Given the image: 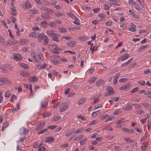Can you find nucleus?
<instances>
[{
	"mask_svg": "<svg viewBox=\"0 0 151 151\" xmlns=\"http://www.w3.org/2000/svg\"><path fill=\"white\" fill-rule=\"evenodd\" d=\"M68 108V105L67 104L63 103L62 104L60 107V111L64 112L66 111Z\"/></svg>",
	"mask_w": 151,
	"mask_h": 151,
	"instance_id": "f257e3e1",
	"label": "nucleus"
},
{
	"mask_svg": "<svg viewBox=\"0 0 151 151\" xmlns=\"http://www.w3.org/2000/svg\"><path fill=\"white\" fill-rule=\"evenodd\" d=\"M52 52L54 53L59 54V51L61 50V49L58 47L56 45H52Z\"/></svg>",
	"mask_w": 151,
	"mask_h": 151,
	"instance_id": "f03ea898",
	"label": "nucleus"
},
{
	"mask_svg": "<svg viewBox=\"0 0 151 151\" xmlns=\"http://www.w3.org/2000/svg\"><path fill=\"white\" fill-rule=\"evenodd\" d=\"M14 59L17 61H20L22 59V56L19 53H15L13 55Z\"/></svg>",
	"mask_w": 151,
	"mask_h": 151,
	"instance_id": "7ed1b4c3",
	"label": "nucleus"
},
{
	"mask_svg": "<svg viewBox=\"0 0 151 151\" xmlns=\"http://www.w3.org/2000/svg\"><path fill=\"white\" fill-rule=\"evenodd\" d=\"M31 6V4L29 2L27 1H25V4L23 5L22 7L24 9L27 10L28 9L30 8Z\"/></svg>",
	"mask_w": 151,
	"mask_h": 151,
	"instance_id": "20e7f679",
	"label": "nucleus"
},
{
	"mask_svg": "<svg viewBox=\"0 0 151 151\" xmlns=\"http://www.w3.org/2000/svg\"><path fill=\"white\" fill-rule=\"evenodd\" d=\"M60 37V36L59 35L55 33L53 37H51L52 38L53 41L56 42H58L59 41V38Z\"/></svg>",
	"mask_w": 151,
	"mask_h": 151,
	"instance_id": "39448f33",
	"label": "nucleus"
},
{
	"mask_svg": "<svg viewBox=\"0 0 151 151\" xmlns=\"http://www.w3.org/2000/svg\"><path fill=\"white\" fill-rule=\"evenodd\" d=\"M29 42V40L26 39H20L19 41V43L21 45H25Z\"/></svg>",
	"mask_w": 151,
	"mask_h": 151,
	"instance_id": "423d86ee",
	"label": "nucleus"
},
{
	"mask_svg": "<svg viewBox=\"0 0 151 151\" xmlns=\"http://www.w3.org/2000/svg\"><path fill=\"white\" fill-rule=\"evenodd\" d=\"M46 36V35H45L43 33L40 34L38 35L37 37L38 41L40 42H41L42 40H43Z\"/></svg>",
	"mask_w": 151,
	"mask_h": 151,
	"instance_id": "0eeeda50",
	"label": "nucleus"
},
{
	"mask_svg": "<svg viewBox=\"0 0 151 151\" xmlns=\"http://www.w3.org/2000/svg\"><path fill=\"white\" fill-rule=\"evenodd\" d=\"M106 89L109 93V95H111L114 93L115 92L113 91V88L111 86H107L106 87Z\"/></svg>",
	"mask_w": 151,
	"mask_h": 151,
	"instance_id": "6e6552de",
	"label": "nucleus"
},
{
	"mask_svg": "<svg viewBox=\"0 0 151 151\" xmlns=\"http://www.w3.org/2000/svg\"><path fill=\"white\" fill-rule=\"evenodd\" d=\"M45 125V123L44 122H42L39 124H38L36 127V129L40 130L43 128Z\"/></svg>",
	"mask_w": 151,
	"mask_h": 151,
	"instance_id": "1a4fd4ad",
	"label": "nucleus"
},
{
	"mask_svg": "<svg viewBox=\"0 0 151 151\" xmlns=\"http://www.w3.org/2000/svg\"><path fill=\"white\" fill-rule=\"evenodd\" d=\"M58 18H64L65 14L60 12H57L54 14Z\"/></svg>",
	"mask_w": 151,
	"mask_h": 151,
	"instance_id": "9d476101",
	"label": "nucleus"
},
{
	"mask_svg": "<svg viewBox=\"0 0 151 151\" xmlns=\"http://www.w3.org/2000/svg\"><path fill=\"white\" fill-rule=\"evenodd\" d=\"M20 75L24 77H29L30 76L29 73L27 72L22 71L20 73Z\"/></svg>",
	"mask_w": 151,
	"mask_h": 151,
	"instance_id": "9b49d317",
	"label": "nucleus"
},
{
	"mask_svg": "<svg viewBox=\"0 0 151 151\" xmlns=\"http://www.w3.org/2000/svg\"><path fill=\"white\" fill-rule=\"evenodd\" d=\"M55 139L52 137H47L45 139L46 142L51 143Z\"/></svg>",
	"mask_w": 151,
	"mask_h": 151,
	"instance_id": "f8f14e48",
	"label": "nucleus"
},
{
	"mask_svg": "<svg viewBox=\"0 0 151 151\" xmlns=\"http://www.w3.org/2000/svg\"><path fill=\"white\" fill-rule=\"evenodd\" d=\"M148 45L146 44L141 46L138 48L137 51L138 52H141L143 50L145 49L146 48Z\"/></svg>",
	"mask_w": 151,
	"mask_h": 151,
	"instance_id": "ddd939ff",
	"label": "nucleus"
},
{
	"mask_svg": "<svg viewBox=\"0 0 151 151\" xmlns=\"http://www.w3.org/2000/svg\"><path fill=\"white\" fill-rule=\"evenodd\" d=\"M76 43L75 41H72L67 42V44L69 46L72 47H74L76 45Z\"/></svg>",
	"mask_w": 151,
	"mask_h": 151,
	"instance_id": "4468645a",
	"label": "nucleus"
},
{
	"mask_svg": "<svg viewBox=\"0 0 151 151\" xmlns=\"http://www.w3.org/2000/svg\"><path fill=\"white\" fill-rule=\"evenodd\" d=\"M19 65L22 68L26 69H28L29 68L28 65L26 64L19 63Z\"/></svg>",
	"mask_w": 151,
	"mask_h": 151,
	"instance_id": "2eb2a0df",
	"label": "nucleus"
},
{
	"mask_svg": "<svg viewBox=\"0 0 151 151\" xmlns=\"http://www.w3.org/2000/svg\"><path fill=\"white\" fill-rule=\"evenodd\" d=\"M29 36L33 38H36L37 36V33L36 32H32L29 35Z\"/></svg>",
	"mask_w": 151,
	"mask_h": 151,
	"instance_id": "dca6fc26",
	"label": "nucleus"
},
{
	"mask_svg": "<svg viewBox=\"0 0 151 151\" xmlns=\"http://www.w3.org/2000/svg\"><path fill=\"white\" fill-rule=\"evenodd\" d=\"M17 41L16 40H9L8 42V45H14L17 43Z\"/></svg>",
	"mask_w": 151,
	"mask_h": 151,
	"instance_id": "f3484780",
	"label": "nucleus"
},
{
	"mask_svg": "<svg viewBox=\"0 0 151 151\" xmlns=\"http://www.w3.org/2000/svg\"><path fill=\"white\" fill-rule=\"evenodd\" d=\"M129 55L127 53H125L124 54L121 58V61H124L126 60L129 58Z\"/></svg>",
	"mask_w": 151,
	"mask_h": 151,
	"instance_id": "a211bd4d",
	"label": "nucleus"
},
{
	"mask_svg": "<svg viewBox=\"0 0 151 151\" xmlns=\"http://www.w3.org/2000/svg\"><path fill=\"white\" fill-rule=\"evenodd\" d=\"M54 30H47L46 33L48 35L50 36L51 37H52L53 35L55 34L54 33Z\"/></svg>",
	"mask_w": 151,
	"mask_h": 151,
	"instance_id": "6ab92c4d",
	"label": "nucleus"
},
{
	"mask_svg": "<svg viewBox=\"0 0 151 151\" xmlns=\"http://www.w3.org/2000/svg\"><path fill=\"white\" fill-rule=\"evenodd\" d=\"M42 18L43 19H47L50 18V16L45 13H42L41 15Z\"/></svg>",
	"mask_w": 151,
	"mask_h": 151,
	"instance_id": "aec40b11",
	"label": "nucleus"
},
{
	"mask_svg": "<svg viewBox=\"0 0 151 151\" xmlns=\"http://www.w3.org/2000/svg\"><path fill=\"white\" fill-rule=\"evenodd\" d=\"M37 79L35 76H32L28 79V81H29L35 82L37 81Z\"/></svg>",
	"mask_w": 151,
	"mask_h": 151,
	"instance_id": "412c9836",
	"label": "nucleus"
},
{
	"mask_svg": "<svg viewBox=\"0 0 151 151\" xmlns=\"http://www.w3.org/2000/svg\"><path fill=\"white\" fill-rule=\"evenodd\" d=\"M5 77L0 78V86L5 84Z\"/></svg>",
	"mask_w": 151,
	"mask_h": 151,
	"instance_id": "4be33fe9",
	"label": "nucleus"
},
{
	"mask_svg": "<svg viewBox=\"0 0 151 151\" xmlns=\"http://www.w3.org/2000/svg\"><path fill=\"white\" fill-rule=\"evenodd\" d=\"M148 145V143H146L145 144H142L141 146V149L143 150H145L147 148Z\"/></svg>",
	"mask_w": 151,
	"mask_h": 151,
	"instance_id": "5701e85b",
	"label": "nucleus"
},
{
	"mask_svg": "<svg viewBox=\"0 0 151 151\" xmlns=\"http://www.w3.org/2000/svg\"><path fill=\"white\" fill-rule=\"evenodd\" d=\"M78 39L84 42L87 40L88 38L86 36H82L79 37Z\"/></svg>",
	"mask_w": 151,
	"mask_h": 151,
	"instance_id": "b1692460",
	"label": "nucleus"
},
{
	"mask_svg": "<svg viewBox=\"0 0 151 151\" xmlns=\"http://www.w3.org/2000/svg\"><path fill=\"white\" fill-rule=\"evenodd\" d=\"M86 98H82L78 102V105L82 104L86 101Z\"/></svg>",
	"mask_w": 151,
	"mask_h": 151,
	"instance_id": "393cba45",
	"label": "nucleus"
},
{
	"mask_svg": "<svg viewBox=\"0 0 151 151\" xmlns=\"http://www.w3.org/2000/svg\"><path fill=\"white\" fill-rule=\"evenodd\" d=\"M100 111L99 110L93 112L91 114V116L93 117H96L98 115L99 113L100 112Z\"/></svg>",
	"mask_w": 151,
	"mask_h": 151,
	"instance_id": "a878e982",
	"label": "nucleus"
},
{
	"mask_svg": "<svg viewBox=\"0 0 151 151\" xmlns=\"http://www.w3.org/2000/svg\"><path fill=\"white\" fill-rule=\"evenodd\" d=\"M104 83V81L102 80H99L98 82H97L96 84L98 86H99L103 84Z\"/></svg>",
	"mask_w": 151,
	"mask_h": 151,
	"instance_id": "bb28decb",
	"label": "nucleus"
},
{
	"mask_svg": "<svg viewBox=\"0 0 151 151\" xmlns=\"http://www.w3.org/2000/svg\"><path fill=\"white\" fill-rule=\"evenodd\" d=\"M44 40L43 41L42 44L44 45H47L48 44V42L49 40L48 37L47 36L44 38Z\"/></svg>",
	"mask_w": 151,
	"mask_h": 151,
	"instance_id": "cd10ccee",
	"label": "nucleus"
},
{
	"mask_svg": "<svg viewBox=\"0 0 151 151\" xmlns=\"http://www.w3.org/2000/svg\"><path fill=\"white\" fill-rule=\"evenodd\" d=\"M109 116V115L106 114H102V115L101 117H100V119L101 120H103L105 119L108 117Z\"/></svg>",
	"mask_w": 151,
	"mask_h": 151,
	"instance_id": "c85d7f7f",
	"label": "nucleus"
},
{
	"mask_svg": "<svg viewBox=\"0 0 151 151\" xmlns=\"http://www.w3.org/2000/svg\"><path fill=\"white\" fill-rule=\"evenodd\" d=\"M58 30L61 32L65 33L67 31L66 29L63 27H59L58 28Z\"/></svg>",
	"mask_w": 151,
	"mask_h": 151,
	"instance_id": "c756f323",
	"label": "nucleus"
},
{
	"mask_svg": "<svg viewBox=\"0 0 151 151\" xmlns=\"http://www.w3.org/2000/svg\"><path fill=\"white\" fill-rule=\"evenodd\" d=\"M11 95V92L9 91H6L5 93L4 96L5 97H9Z\"/></svg>",
	"mask_w": 151,
	"mask_h": 151,
	"instance_id": "7c9ffc66",
	"label": "nucleus"
},
{
	"mask_svg": "<svg viewBox=\"0 0 151 151\" xmlns=\"http://www.w3.org/2000/svg\"><path fill=\"white\" fill-rule=\"evenodd\" d=\"M129 103H127V106L124 107V109L126 110H129L132 109V106H129Z\"/></svg>",
	"mask_w": 151,
	"mask_h": 151,
	"instance_id": "2f4dec72",
	"label": "nucleus"
},
{
	"mask_svg": "<svg viewBox=\"0 0 151 151\" xmlns=\"http://www.w3.org/2000/svg\"><path fill=\"white\" fill-rule=\"evenodd\" d=\"M37 57L42 61H43L44 60V57L42 54L40 53L38 55H37Z\"/></svg>",
	"mask_w": 151,
	"mask_h": 151,
	"instance_id": "473e14b6",
	"label": "nucleus"
},
{
	"mask_svg": "<svg viewBox=\"0 0 151 151\" xmlns=\"http://www.w3.org/2000/svg\"><path fill=\"white\" fill-rule=\"evenodd\" d=\"M47 64H44L41 65L39 68H38V69L39 70H43L45 69L47 67Z\"/></svg>",
	"mask_w": 151,
	"mask_h": 151,
	"instance_id": "72a5a7b5",
	"label": "nucleus"
},
{
	"mask_svg": "<svg viewBox=\"0 0 151 151\" xmlns=\"http://www.w3.org/2000/svg\"><path fill=\"white\" fill-rule=\"evenodd\" d=\"M19 105L18 104H17V105L16 107L15 108H13L12 110V112H16L18 110H19Z\"/></svg>",
	"mask_w": 151,
	"mask_h": 151,
	"instance_id": "f704fd0d",
	"label": "nucleus"
},
{
	"mask_svg": "<svg viewBox=\"0 0 151 151\" xmlns=\"http://www.w3.org/2000/svg\"><path fill=\"white\" fill-rule=\"evenodd\" d=\"M11 14L12 15H16L17 14L16 11L13 9H12L11 10Z\"/></svg>",
	"mask_w": 151,
	"mask_h": 151,
	"instance_id": "c9c22d12",
	"label": "nucleus"
},
{
	"mask_svg": "<svg viewBox=\"0 0 151 151\" xmlns=\"http://www.w3.org/2000/svg\"><path fill=\"white\" fill-rule=\"evenodd\" d=\"M32 13L34 14H36L38 13V11L35 9H32L30 10Z\"/></svg>",
	"mask_w": 151,
	"mask_h": 151,
	"instance_id": "e433bc0d",
	"label": "nucleus"
},
{
	"mask_svg": "<svg viewBox=\"0 0 151 151\" xmlns=\"http://www.w3.org/2000/svg\"><path fill=\"white\" fill-rule=\"evenodd\" d=\"M128 87V86L127 85H124L122 86L119 87V89L120 90H124L125 89Z\"/></svg>",
	"mask_w": 151,
	"mask_h": 151,
	"instance_id": "4c0bfd02",
	"label": "nucleus"
},
{
	"mask_svg": "<svg viewBox=\"0 0 151 151\" xmlns=\"http://www.w3.org/2000/svg\"><path fill=\"white\" fill-rule=\"evenodd\" d=\"M87 139V138H86L83 139L81 140L80 142V145H84L86 142V141Z\"/></svg>",
	"mask_w": 151,
	"mask_h": 151,
	"instance_id": "58836bf2",
	"label": "nucleus"
},
{
	"mask_svg": "<svg viewBox=\"0 0 151 151\" xmlns=\"http://www.w3.org/2000/svg\"><path fill=\"white\" fill-rule=\"evenodd\" d=\"M142 105L146 108H149L151 106V105L149 104L147 102L142 103Z\"/></svg>",
	"mask_w": 151,
	"mask_h": 151,
	"instance_id": "ea45409f",
	"label": "nucleus"
},
{
	"mask_svg": "<svg viewBox=\"0 0 151 151\" xmlns=\"http://www.w3.org/2000/svg\"><path fill=\"white\" fill-rule=\"evenodd\" d=\"M125 120V119L124 118L121 119H120V120H119L118 121V122H117L116 123L117 124H121L122 123H123L124 122Z\"/></svg>",
	"mask_w": 151,
	"mask_h": 151,
	"instance_id": "a19ab883",
	"label": "nucleus"
},
{
	"mask_svg": "<svg viewBox=\"0 0 151 151\" xmlns=\"http://www.w3.org/2000/svg\"><path fill=\"white\" fill-rule=\"evenodd\" d=\"M0 42L2 44L4 45L5 43V41L4 38L0 35Z\"/></svg>",
	"mask_w": 151,
	"mask_h": 151,
	"instance_id": "79ce46f5",
	"label": "nucleus"
},
{
	"mask_svg": "<svg viewBox=\"0 0 151 151\" xmlns=\"http://www.w3.org/2000/svg\"><path fill=\"white\" fill-rule=\"evenodd\" d=\"M120 27L122 29H125L127 28V26L126 24H120Z\"/></svg>",
	"mask_w": 151,
	"mask_h": 151,
	"instance_id": "37998d69",
	"label": "nucleus"
},
{
	"mask_svg": "<svg viewBox=\"0 0 151 151\" xmlns=\"http://www.w3.org/2000/svg\"><path fill=\"white\" fill-rule=\"evenodd\" d=\"M122 112V111L120 110H118L114 112L113 114L115 115H116L121 113Z\"/></svg>",
	"mask_w": 151,
	"mask_h": 151,
	"instance_id": "c03bdc74",
	"label": "nucleus"
},
{
	"mask_svg": "<svg viewBox=\"0 0 151 151\" xmlns=\"http://www.w3.org/2000/svg\"><path fill=\"white\" fill-rule=\"evenodd\" d=\"M144 94L147 95L149 98H151V96H151V91H147L144 93Z\"/></svg>",
	"mask_w": 151,
	"mask_h": 151,
	"instance_id": "a18cd8bd",
	"label": "nucleus"
},
{
	"mask_svg": "<svg viewBox=\"0 0 151 151\" xmlns=\"http://www.w3.org/2000/svg\"><path fill=\"white\" fill-rule=\"evenodd\" d=\"M47 22L45 20L43 21L41 23V26L43 27H45Z\"/></svg>",
	"mask_w": 151,
	"mask_h": 151,
	"instance_id": "49530a36",
	"label": "nucleus"
},
{
	"mask_svg": "<svg viewBox=\"0 0 151 151\" xmlns=\"http://www.w3.org/2000/svg\"><path fill=\"white\" fill-rule=\"evenodd\" d=\"M98 122V120H93L92 121L90 122L89 124V125H93L95 124Z\"/></svg>",
	"mask_w": 151,
	"mask_h": 151,
	"instance_id": "de8ad7c7",
	"label": "nucleus"
},
{
	"mask_svg": "<svg viewBox=\"0 0 151 151\" xmlns=\"http://www.w3.org/2000/svg\"><path fill=\"white\" fill-rule=\"evenodd\" d=\"M96 79L97 78L95 77L91 78V79L89 81V83H91L94 82L96 81Z\"/></svg>",
	"mask_w": 151,
	"mask_h": 151,
	"instance_id": "09e8293b",
	"label": "nucleus"
},
{
	"mask_svg": "<svg viewBox=\"0 0 151 151\" xmlns=\"http://www.w3.org/2000/svg\"><path fill=\"white\" fill-rule=\"evenodd\" d=\"M105 25L108 27H110L112 26V22H107L105 23Z\"/></svg>",
	"mask_w": 151,
	"mask_h": 151,
	"instance_id": "8fccbe9b",
	"label": "nucleus"
},
{
	"mask_svg": "<svg viewBox=\"0 0 151 151\" xmlns=\"http://www.w3.org/2000/svg\"><path fill=\"white\" fill-rule=\"evenodd\" d=\"M103 7L104 9L107 10H109L110 9L109 6V5L107 4L104 5Z\"/></svg>",
	"mask_w": 151,
	"mask_h": 151,
	"instance_id": "3c124183",
	"label": "nucleus"
},
{
	"mask_svg": "<svg viewBox=\"0 0 151 151\" xmlns=\"http://www.w3.org/2000/svg\"><path fill=\"white\" fill-rule=\"evenodd\" d=\"M102 106V104H99L98 106H95L93 108L94 110H96L99 108H101Z\"/></svg>",
	"mask_w": 151,
	"mask_h": 151,
	"instance_id": "603ef678",
	"label": "nucleus"
},
{
	"mask_svg": "<svg viewBox=\"0 0 151 151\" xmlns=\"http://www.w3.org/2000/svg\"><path fill=\"white\" fill-rule=\"evenodd\" d=\"M113 137V136L111 135H108L106 136V138L108 140L111 139Z\"/></svg>",
	"mask_w": 151,
	"mask_h": 151,
	"instance_id": "864d4df0",
	"label": "nucleus"
},
{
	"mask_svg": "<svg viewBox=\"0 0 151 151\" xmlns=\"http://www.w3.org/2000/svg\"><path fill=\"white\" fill-rule=\"evenodd\" d=\"M9 125V124L7 122H6L4 124L3 126L2 127V129L4 130V129L6 127H8Z\"/></svg>",
	"mask_w": 151,
	"mask_h": 151,
	"instance_id": "5fc2aeb1",
	"label": "nucleus"
},
{
	"mask_svg": "<svg viewBox=\"0 0 151 151\" xmlns=\"http://www.w3.org/2000/svg\"><path fill=\"white\" fill-rule=\"evenodd\" d=\"M5 80H6L5 81V84H10L11 83L10 81L6 78L5 77Z\"/></svg>",
	"mask_w": 151,
	"mask_h": 151,
	"instance_id": "6e6d98bb",
	"label": "nucleus"
},
{
	"mask_svg": "<svg viewBox=\"0 0 151 151\" xmlns=\"http://www.w3.org/2000/svg\"><path fill=\"white\" fill-rule=\"evenodd\" d=\"M73 22L77 25H80V22L79 20H78L77 19L76 20H75L74 21H73Z\"/></svg>",
	"mask_w": 151,
	"mask_h": 151,
	"instance_id": "4d7b16f0",
	"label": "nucleus"
},
{
	"mask_svg": "<svg viewBox=\"0 0 151 151\" xmlns=\"http://www.w3.org/2000/svg\"><path fill=\"white\" fill-rule=\"evenodd\" d=\"M120 76V74H116L114 77V82H116L117 81V79Z\"/></svg>",
	"mask_w": 151,
	"mask_h": 151,
	"instance_id": "13d9d810",
	"label": "nucleus"
},
{
	"mask_svg": "<svg viewBox=\"0 0 151 151\" xmlns=\"http://www.w3.org/2000/svg\"><path fill=\"white\" fill-rule=\"evenodd\" d=\"M138 82V84L140 85H143L145 84V81L142 80L139 81Z\"/></svg>",
	"mask_w": 151,
	"mask_h": 151,
	"instance_id": "bf43d9fd",
	"label": "nucleus"
},
{
	"mask_svg": "<svg viewBox=\"0 0 151 151\" xmlns=\"http://www.w3.org/2000/svg\"><path fill=\"white\" fill-rule=\"evenodd\" d=\"M49 26L51 27H53L55 26V24L53 22H51L50 23Z\"/></svg>",
	"mask_w": 151,
	"mask_h": 151,
	"instance_id": "052dcab7",
	"label": "nucleus"
},
{
	"mask_svg": "<svg viewBox=\"0 0 151 151\" xmlns=\"http://www.w3.org/2000/svg\"><path fill=\"white\" fill-rule=\"evenodd\" d=\"M57 127L56 125H54L52 126H48L47 129H50L51 130H53Z\"/></svg>",
	"mask_w": 151,
	"mask_h": 151,
	"instance_id": "680f3d73",
	"label": "nucleus"
},
{
	"mask_svg": "<svg viewBox=\"0 0 151 151\" xmlns=\"http://www.w3.org/2000/svg\"><path fill=\"white\" fill-rule=\"evenodd\" d=\"M134 8L138 12H140L142 10V9L141 7L139 6H135Z\"/></svg>",
	"mask_w": 151,
	"mask_h": 151,
	"instance_id": "e2e57ef3",
	"label": "nucleus"
},
{
	"mask_svg": "<svg viewBox=\"0 0 151 151\" xmlns=\"http://www.w3.org/2000/svg\"><path fill=\"white\" fill-rule=\"evenodd\" d=\"M127 80V78H123L119 80V81L121 82H125Z\"/></svg>",
	"mask_w": 151,
	"mask_h": 151,
	"instance_id": "0e129e2a",
	"label": "nucleus"
},
{
	"mask_svg": "<svg viewBox=\"0 0 151 151\" xmlns=\"http://www.w3.org/2000/svg\"><path fill=\"white\" fill-rule=\"evenodd\" d=\"M124 140L127 142H133V141L131 140V139L129 138H124Z\"/></svg>",
	"mask_w": 151,
	"mask_h": 151,
	"instance_id": "69168bd1",
	"label": "nucleus"
},
{
	"mask_svg": "<svg viewBox=\"0 0 151 151\" xmlns=\"http://www.w3.org/2000/svg\"><path fill=\"white\" fill-rule=\"evenodd\" d=\"M138 89V87H135L131 91V92L132 93H134Z\"/></svg>",
	"mask_w": 151,
	"mask_h": 151,
	"instance_id": "338daca9",
	"label": "nucleus"
},
{
	"mask_svg": "<svg viewBox=\"0 0 151 151\" xmlns=\"http://www.w3.org/2000/svg\"><path fill=\"white\" fill-rule=\"evenodd\" d=\"M46 149L44 147L42 146L39 149L38 151H45Z\"/></svg>",
	"mask_w": 151,
	"mask_h": 151,
	"instance_id": "774afa93",
	"label": "nucleus"
}]
</instances>
